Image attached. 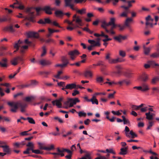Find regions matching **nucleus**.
<instances>
[{"label": "nucleus", "mask_w": 159, "mask_h": 159, "mask_svg": "<svg viewBox=\"0 0 159 159\" xmlns=\"http://www.w3.org/2000/svg\"><path fill=\"white\" fill-rule=\"evenodd\" d=\"M51 23L55 26L58 27L60 28H62V27L56 21H54L52 22H51Z\"/></svg>", "instance_id": "obj_49"}, {"label": "nucleus", "mask_w": 159, "mask_h": 159, "mask_svg": "<svg viewBox=\"0 0 159 159\" xmlns=\"http://www.w3.org/2000/svg\"><path fill=\"white\" fill-rule=\"evenodd\" d=\"M97 41L94 40H89L88 42L92 45H94L93 47L100 46L101 44L100 43V39L98 38L96 39Z\"/></svg>", "instance_id": "obj_13"}, {"label": "nucleus", "mask_w": 159, "mask_h": 159, "mask_svg": "<svg viewBox=\"0 0 159 159\" xmlns=\"http://www.w3.org/2000/svg\"><path fill=\"white\" fill-rule=\"evenodd\" d=\"M119 55L122 57H124L126 56V53L125 51L122 50H120L119 51Z\"/></svg>", "instance_id": "obj_43"}, {"label": "nucleus", "mask_w": 159, "mask_h": 159, "mask_svg": "<svg viewBox=\"0 0 159 159\" xmlns=\"http://www.w3.org/2000/svg\"><path fill=\"white\" fill-rule=\"evenodd\" d=\"M76 11L77 12L80 14H83L86 13V9L84 8H83L81 10H77Z\"/></svg>", "instance_id": "obj_45"}, {"label": "nucleus", "mask_w": 159, "mask_h": 159, "mask_svg": "<svg viewBox=\"0 0 159 159\" xmlns=\"http://www.w3.org/2000/svg\"><path fill=\"white\" fill-rule=\"evenodd\" d=\"M129 12V10L125 11L122 12L120 15V17H126L128 16V14Z\"/></svg>", "instance_id": "obj_31"}, {"label": "nucleus", "mask_w": 159, "mask_h": 159, "mask_svg": "<svg viewBox=\"0 0 159 159\" xmlns=\"http://www.w3.org/2000/svg\"><path fill=\"white\" fill-rule=\"evenodd\" d=\"M152 93L154 94L156 93H159V88L157 87H154L152 88Z\"/></svg>", "instance_id": "obj_38"}, {"label": "nucleus", "mask_w": 159, "mask_h": 159, "mask_svg": "<svg viewBox=\"0 0 159 159\" xmlns=\"http://www.w3.org/2000/svg\"><path fill=\"white\" fill-rule=\"evenodd\" d=\"M109 25H108V23H107L106 22L104 21L102 22L101 26L104 29H106Z\"/></svg>", "instance_id": "obj_54"}, {"label": "nucleus", "mask_w": 159, "mask_h": 159, "mask_svg": "<svg viewBox=\"0 0 159 159\" xmlns=\"http://www.w3.org/2000/svg\"><path fill=\"white\" fill-rule=\"evenodd\" d=\"M127 153V151L125 150L124 149L121 148L120 149V152L119 153V154L120 155H125Z\"/></svg>", "instance_id": "obj_40"}, {"label": "nucleus", "mask_w": 159, "mask_h": 159, "mask_svg": "<svg viewBox=\"0 0 159 159\" xmlns=\"http://www.w3.org/2000/svg\"><path fill=\"white\" fill-rule=\"evenodd\" d=\"M96 81L98 83L102 82L103 81V79L101 76H99L97 77Z\"/></svg>", "instance_id": "obj_55"}, {"label": "nucleus", "mask_w": 159, "mask_h": 159, "mask_svg": "<svg viewBox=\"0 0 159 159\" xmlns=\"http://www.w3.org/2000/svg\"><path fill=\"white\" fill-rule=\"evenodd\" d=\"M23 43V42L20 41L18 40V42L16 43L14 46V48L16 49V51H15L14 52H15L16 51L18 50L19 47H20V51L21 53H24L25 50L27 49L28 46L27 45L22 46V44Z\"/></svg>", "instance_id": "obj_5"}, {"label": "nucleus", "mask_w": 159, "mask_h": 159, "mask_svg": "<svg viewBox=\"0 0 159 159\" xmlns=\"http://www.w3.org/2000/svg\"><path fill=\"white\" fill-rule=\"evenodd\" d=\"M23 60L22 57H21L18 56L12 60L11 61V64L14 65H17L19 62L22 61Z\"/></svg>", "instance_id": "obj_10"}, {"label": "nucleus", "mask_w": 159, "mask_h": 159, "mask_svg": "<svg viewBox=\"0 0 159 159\" xmlns=\"http://www.w3.org/2000/svg\"><path fill=\"white\" fill-rule=\"evenodd\" d=\"M111 54L107 53L105 57L106 60L110 64H116L118 62H121L124 61V60L121 59L119 57L116 59H112L110 57Z\"/></svg>", "instance_id": "obj_4"}, {"label": "nucleus", "mask_w": 159, "mask_h": 159, "mask_svg": "<svg viewBox=\"0 0 159 159\" xmlns=\"http://www.w3.org/2000/svg\"><path fill=\"white\" fill-rule=\"evenodd\" d=\"M2 148L3 151L4 152H6L8 154H10L11 153V151L9 146L7 145H4L3 147Z\"/></svg>", "instance_id": "obj_22"}, {"label": "nucleus", "mask_w": 159, "mask_h": 159, "mask_svg": "<svg viewBox=\"0 0 159 159\" xmlns=\"http://www.w3.org/2000/svg\"><path fill=\"white\" fill-rule=\"evenodd\" d=\"M11 20V18L7 15L3 16L2 18H1V22H5L7 21H9Z\"/></svg>", "instance_id": "obj_33"}, {"label": "nucleus", "mask_w": 159, "mask_h": 159, "mask_svg": "<svg viewBox=\"0 0 159 159\" xmlns=\"http://www.w3.org/2000/svg\"><path fill=\"white\" fill-rule=\"evenodd\" d=\"M79 54V52L76 50L70 51L68 53V55L70 56V58L73 60H74Z\"/></svg>", "instance_id": "obj_11"}, {"label": "nucleus", "mask_w": 159, "mask_h": 159, "mask_svg": "<svg viewBox=\"0 0 159 159\" xmlns=\"http://www.w3.org/2000/svg\"><path fill=\"white\" fill-rule=\"evenodd\" d=\"M14 4H17L18 5V6L15 7V8H18L21 10H22L24 8V6L21 3L18 2L17 1L16 2H14Z\"/></svg>", "instance_id": "obj_26"}, {"label": "nucleus", "mask_w": 159, "mask_h": 159, "mask_svg": "<svg viewBox=\"0 0 159 159\" xmlns=\"http://www.w3.org/2000/svg\"><path fill=\"white\" fill-rule=\"evenodd\" d=\"M84 76L86 78L92 77L93 73L89 70H86L84 73Z\"/></svg>", "instance_id": "obj_19"}, {"label": "nucleus", "mask_w": 159, "mask_h": 159, "mask_svg": "<svg viewBox=\"0 0 159 159\" xmlns=\"http://www.w3.org/2000/svg\"><path fill=\"white\" fill-rule=\"evenodd\" d=\"M3 30L5 31H8L11 33H13L15 31L12 26L6 27Z\"/></svg>", "instance_id": "obj_21"}, {"label": "nucleus", "mask_w": 159, "mask_h": 159, "mask_svg": "<svg viewBox=\"0 0 159 159\" xmlns=\"http://www.w3.org/2000/svg\"><path fill=\"white\" fill-rule=\"evenodd\" d=\"M55 14L57 17H61L64 15V14L61 11L57 10L55 12Z\"/></svg>", "instance_id": "obj_28"}, {"label": "nucleus", "mask_w": 159, "mask_h": 159, "mask_svg": "<svg viewBox=\"0 0 159 159\" xmlns=\"http://www.w3.org/2000/svg\"><path fill=\"white\" fill-rule=\"evenodd\" d=\"M39 63L40 65L45 66L51 65L52 62L49 60L43 59L39 61Z\"/></svg>", "instance_id": "obj_12"}, {"label": "nucleus", "mask_w": 159, "mask_h": 159, "mask_svg": "<svg viewBox=\"0 0 159 159\" xmlns=\"http://www.w3.org/2000/svg\"><path fill=\"white\" fill-rule=\"evenodd\" d=\"M70 100V104L69 105L70 107H72L74 105H75L77 102H80V100L77 98H69Z\"/></svg>", "instance_id": "obj_14"}, {"label": "nucleus", "mask_w": 159, "mask_h": 159, "mask_svg": "<svg viewBox=\"0 0 159 159\" xmlns=\"http://www.w3.org/2000/svg\"><path fill=\"white\" fill-rule=\"evenodd\" d=\"M7 104L9 106L12 107L10 109V111L13 112H16L19 107L20 108L21 112H25V109L28 105L27 103L21 101L16 102H8Z\"/></svg>", "instance_id": "obj_2"}, {"label": "nucleus", "mask_w": 159, "mask_h": 159, "mask_svg": "<svg viewBox=\"0 0 159 159\" xmlns=\"http://www.w3.org/2000/svg\"><path fill=\"white\" fill-rule=\"evenodd\" d=\"M62 61L64 62L63 63L61 64H57L54 66L55 67H59L61 68H63L66 67L67 65L69 63L68 60L65 57H63L62 58Z\"/></svg>", "instance_id": "obj_8"}, {"label": "nucleus", "mask_w": 159, "mask_h": 159, "mask_svg": "<svg viewBox=\"0 0 159 159\" xmlns=\"http://www.w3.org/2000/svg\"><path fill=\"white\" fill-rule=\"evenodd\" d=\"M131 108L132 110H138L139 109V106L135 105H132L131 106Z\"/></svg>", "instance_id": "obj_60"}, {"label": "nucleus", "mask_w": 159, "mask_h": 159, "mask_svg": "<svg viewBox=\"0 0 159 159\" xmlns=\"http://www.w3.org/2000/svg\"><path fill=\"white\" fill-rule=\"evenodd\" d=\"M57 151L58 152H49V153L54 155V158L55 159L57 158L58 157V156L59 155L61 157H63L64 156L63 152H66L67 153L70 154H72V152L68 149L62 148L60 149L59 148H57Z\"/></svg>", "instance_id": "obj_3"}, {"label": "nucleus", "mask_w": 159, "mask_h": 159, "mask_svg": "<svg viewBox=\"0 0 159 159\" xmlns=\"http://www.w3.org/2000/svg\"><path fill=\"white\" fill-rule=\"evenodd\" d=\"M115 19L114 18H111L110 19V21L108 23V25H112L115 24Z\"/></svg>", "instance_id": "obj_48"}, {"label": "nucleus", "mask_w": 159, "mask_h": 159, "mask_svg": "<svg viewBox=\"0 0 159 159\" xmlns=\"http://www.w3.org/2000/svg\"><path fill=\"white\" fill-rule=\"evenodd\" d=\"M7 60L6 58H4L2 60V61L3 62H0V66L2 67H7Z\"/></svg>", "instance_id": "obj_32"}, {"label": "nucleus", "mask_w": 159, "mask_h": 159, "mask_svg": "<svg viewBox=\"0 0 159 159\" xmlns=\"http://www.w3.org/2000/svg\"><path fill=\"white\" fill-rule=\"evenodd\" d=\"M52 102L53 105H55V104L58 108H61L62 107L61 102H58V100H55L53 101Z\"/></svg>", "instance_id": "obj_27"}, {"label": "nucleus", "mask_w": 159, "mask_h": 159, "mask_svg": "<svg viewBox=\"0 0 159 159\" xmlns=\"http://www.w3.org/2000/svg\"><path fill=\"white\" fill-rule=\"evenodd\" d=\"M149 125H148L147 129H151V127L153 125V122L152 121H149L148 122Z\"/></svg>", "instance_id": "obj_58"}, {"label": "nucleus", "mask_w": 159, "mask_h": 159, "mask_svg": "<svg viewBox=\"0 0 159 159\" xmlns=\"http://www.w3.org/2000/svg\"><path fill=\"white\" fill-rule=\"evenodd\" d=\"M154 65L155 66H158L157 68L159 69V65L156 64L154 61H150L148 62V63L144 65V67L145 69H148L150 68L151 65Z\"/></svg>", "instance_id": "obj_17"}, {"label": "nucleus", "mask_w": 159, "mask_h": 159, "mask_svg": "<svg viewBox=\"0 0 159 159\" xmlns=\"http://www.w3.org/2000/svg\"><path fill=\"white\" fill-rule=\"evenodd\" d=\"M146 25H150L151 27L153 26V25L152 23L153 19L151 18L150 15L148 16L146 18Z\"/></svg>", "instance_id": "obj_15"}, {"label": "nucleus", "mask_w": 159, "mask_h": 159, "mask_svg": "<svg viewBox=\"0 0 159 159\" xmlns=\"http://www.w3.org/2000/svg\"><path fill=\"white\" fill-rule=\"evenodd\" d=\"M54 148V146L53 145H51L50 146L48 147H45V148H44L45 150H51Z\"/></svg>", "instance_id": "obj_53"}, {"label": "nucleus", "mask_w": 159, "mask_h": 159, "mask_svg": "<svg viewBox=\"0 0 159 159\" xmlns=\"http://www.w3.org/2000/svg\"><path fill=\"white\" fill-rule=\"evenodd\" d=\"M49 71L46 70H41L39 72V74L43 76L46 77L50 74Z\"/></svg>", "instance_id": "obj_20"}, {"label": "nucleus", "mask_w": 159, "mask_h": 159, "mask_svg": "<svg viewBox=\"0 0 159 159\" xmlns=\"http://www.w3.org/2000/svg\"><path fill=\"white\" fill-rule=\"evenodd\" d=\"M27 120H28V122L31 124H35V122L34 120L31 117H28L27 118Z\"/></svg>", "instance_id": "obj_46"}, {"label": "nucleus", "mask_w": 159, "mask_h": 159, "mask_svg": "<svg viewBox=\"0 0 159 159\" xmlns=\"http://www.w3.org/2000/svg\"><path fill=\"white\" fill-rule=\"evenodd\" d=\"M133 88L137 89L138 90H140L142 92H146L149 90L150 89L148 85L145 83H142L141 86H135Z\"/></svg>", "instance_id": "obj_6"}, {"label": "nucleus", "mask_w": 159, "mask_h": 159, "mask_svg": "<svg viewBox=\"0 0 159 159\" xmlns=\"http://www.w3.org/2000/svg\"><path fill=\"white\" fill-rule=\"evenodd\" d=\"M106 152L108 153L113 154H116L115 152L114 151L112 148H110L109 149H107L106 150Z\"/></svg>", "instance_id": "obj_50"}, {"label": "nucleus", "mask_w": 159, "mask_h": 159, "mask_svg": "<svg viewBox=\"0 0 159 159\" xmlns=\"http://www.w3.org/2000/svg\"><path fill=\"white\" fill-rule=\"evenodd\" d=\"M124 131L126 136L129 138H130V135H129V132H130L129 129V128L127 126H126L125 127Z\"/></svg>", "instance_id": "obj_36"}, {"label": "nucleus", "mask_w": 159, "mask_h": 159, "mask_svg": "<svg viewBox=\"0 0 159 159\" xmlns=\"http://www.w3.org/2000/svg\"><path fill=\"white\" fill-rule=\"evenodd\" d=\"M62 71L61 70L58 72L57 74L54 76V77L57 79H60V76L61 74L62 73Z\"/></svg>", "instance_id": "obj_63"}, {"label": "nucleus", "mask_w": 159, "mask_h": 159, "mask_svg": "<svg viewBox=\"0 0 159 159\" xmlns=\"http://www.w3.org/2000/svg\"><path fill=\"white\" fill-rule=\"evenodd\" d=\"M133 21V19L131 18H128L125 20V25L127 27H129V23Z\"/></svg>", "instance_id": "obj_37"}, {"label": "nucleus", "mask_w": 159, "mask_h": 159, "mask_svg": "<svg viewBox=\"0 0 159 159\" xmlns=\"http://www.w3.org/2000/svg\"><path fill=\"white\" fill-rule=\"evenodd\" d=\"M64 1L66 7L70 6L74 3L73 2L74 0H64Z\"/></svg>", "instance_id": "obj_34"}, {"label": "nucleus", "mask_w": 159, "mask_h": 159, "mask_svg": "<svg viewBox=\"0 0 159 159\" xmlns=\"http://www.w3.org/2000/svg\"><path fill=\"white\" fill-rule=\"evenodd\" d=\"M38 84V82L36 80H32L30 81V84H29L30 85V86H35L37 85Z\"/></svg>", "instance_id": "obj_41"}, {"label": "nucleus", "mask_w": 159, "mask_h": 159, "mask_svg": "<svg viewBox=\"0 0 159 159\" xmlns=\"http://www.w3.org/2000/svg\"><path fill=\"white\" fill-rule=\"evenodd\" d=\"M28 36L31 37H34L35 38H38L39 37V34L38 32H30L27 33Z\"/></svg>", "instance_id": "obj_16"}, {"label": "nucleus", "mask_w": 159, "mask_h": 159, "mask_svg": "<svg viewBox=\"0 0 159 159\" xmlns=\"http://www.w3.org/2000/svg\"><path fill=\"white\" fill-rule=\"evenodd\" d=\"M73 27L68 26L66 28L67 30L71 31L77 28H79V26L77 25H72Z\"/></svg>", "instance_id": "obj_39"}, {"label": "nucleus", "mask_w": 159, "mask_h": 159, "mask_svg": "<svg viewBox=\"0 0 159 159\" xmlns=\"http://www.w3.org/2000/svg\"><path fill=\"white\" fill-rule=\"evenodd\" d=\"M159 82V77L156 76L153 78L151 81V83L152 84H155Z\"/></svg>", "instance_id": "obj_29"}, {"label": "nucleus", "mask_w": 159, "mask_h": 159, "mask_svg": "<svg viewBox=\"0 0 159 159\" xmlns=\"http://www.w3.org/2000/svg\"><path fill=\"white\" fill-rule=\"evenodd\" d=\"M129 135H131L130 138H134L135 137H137V135L135 134L132 130H131L130 131L129 133Z\"/></svg>", "instance_id": "obj_44"}, {"label": "nucleus", "mask_w": 159, "mask_h": 159, "mask_svg": "<svg viewBox=\"0 0 159 159\" xmlns=\"http://www.w3.org/2000/svg\"><path fill=\"white\" fill-rule=\"evenodd\" d=\"M33 97H27L25 98L24 100L27 102H30L31 101L33 98Z\"/></svg>", "instance_id": "obj_59"}, {"label": "nucleus", "mask_w": 159, "mask_h": 159, "mask_svg": "<svg viewBox=\"0 0 159 159\" xmlns=\"http://www.w3.org/2000/svg\"><path fill=\"white\" fill-rule=\"evenodd\" d=\"M141 78L143 81L146 82L148 79V75L144 73L141 75Z\"/></svg>", "instance_id": "obj_30"}, {"label": "nucleus", "mask_w": 159, "mask_h": 159, "mask_svg": "<svg viewBox=\"0 0 159 159\" xmlns=\"http://www.w3.org/2000/svg\"><path fill=\"white\" fill-rule=\"evenodd\" d=\"M35 10L36 11L37 15H39L42 11H44L47 14H52V11L53 9L49 6H46L43 7H38L34 8L32 7L27 8L26 10V12L28 13V15L25 17V19L34 22V13Z\"/></svg>", "instance_id": "obj_1"}, {"label": "nucleus", "mask_w": 159, "mask_h": 159, "mask_svg": "<svg viewBox=\"0 0 159 159\" xmlns=\"http://www.w3.org/2000/svg\"><path fill=\"white\" fill-rule=\"evenodd\" d=\"M76 87V84L75 83L67 84L65 86V88L70 90L75 89Z\"/></svg>", "instance_id": "obj_18"}, {"label": "nucleus", "mask_w": 159, "mask_h": 159, "mask_svg": "<svg viewBox=\"0 0 159 159\" xmlns=\"http://www.w3.org/2000/svg\"><path fill=\"white\" fill-rule=\"evenodd\" d=\"M48 30L49 33L50 34H52L55 32H59V30H54L50 28H48Z\"/></svg>", "instance_id": "obj_62"}, {"label": "nucleus", "mask_w": 159, "mask_h": 159, "mask_svg": "<svg viewBox=\"0 0 159 159\" xmlns=\"http://www.w3.org/2000/svg\"><path fill=\"white\" fill-rule=\"evenodd\" d=\"M65 83L64 82H60L57 83V85L59 87H64L65 86Z\"/></svg>", "instance_id": "obj_64"}, {"label": "nucleus", "mask_w": 159, "mask_h": 159, "mask_svg": "<svg viewBox=\"0 0 159 159\" xmlns=\"http://www.w3.org/2000/svg\"><path fill=\"white\" fill-rule=\"evenodd\" d=\"M123 72L122 70H113L110 72V75L116 77H120L123 75Z\"/></svg>", "instance_id": "obj_9"}, {"label": "nucleus", "mask_w": 159, "mask_h": 159, "mask_svg": "<svg viewBox=\"0 0 159 159\" xmlns=\"http://www.w3.org/2000/svg\"><path fill=\"white\" fill-rule=\"evenodd\" d=\"M123 75H124L127 77H130L131 76L132 73L129 70H125L123 71Z\"/></svg>", "instance_id": "obj_24"}, {"label": "nucleus", "mask_w": 159, "mask_h": 159, "mask_svg": "<svg viewBox=\"0 0 159 159\" xmlns=\"http://www.w3.org/2000/svg\"><path fill=\"white\" fill-rule=\"evenodd\" d=\"M43 52L41 55V57H43L44 56L46 53V49L45 46H43L42 47Z\"/></svg>", "instance_id": "obj_52"}, {"label": "nucleus", "mask_w": 159, "mask_h": 159, "mask_svg": "<svg viewBox=\"0 0 159 159\" xmlns=\"http://www.w3.org/2000/svg\"><path fill=\"white\" fill-rule=\"evenodd\" d=\"M146 116V118L149 120H152L153 119L152 115L151 114V112H148L145 113Z\"/></svg>", "instance_id": "obj_35"}, {"label": "nucleus", "mask_w": 159, "mask_h": 159, "mask_svg": "<svg viewBox=\"0 0 159 159\" xmlns=\"http://www.w3.org/2000/svg\"><path fill=\"white\" fill-rule=\"evenodd\" d=\"M88 102H91L93 104H95L98 105V102L97 99L95 98V97L93 96L90 99H88Z\"/></svg>", "instance_id": "obj_23"}, {"label": "nucleus", "mask_w": 159, "mask_h": 159, "mask_svg": "<svg viewBox=\"0 0 159 159\" xmlns=\"http://www.w3.org/2000/svg\"><path fill=\"white\" fill-rule=\"evenodd\" d=\"M74 22L75 23V25H77L79 26L83 25L81 19L79 16H77L76 14L74 15L73 16L72 22L73 23Z\"/></svg>", "instance_id": "obj_7"}, {"label": "nucleus", "mask_w": 159, "mask_h": 159, "mask_svg": "<svg viewBox=\"0 0 159 159\" xmlns=\"http://www.w3.org/2000/svg\"><path fill=\"white\" fill-rule=\"evenodd\" d=\"M78 116L79 117H85L86 116V113L85 112H83L82 111H80L79 112Z\"/></svg>", "instance_id": "obj_56"}, {"label": "nucleus", "mask_w": 159, "mask_h": 159, "mask_svg": "<svg viewBox=\"0 0 159 159\" xmlns=\"http://www.w3.org/2000/svg\"><path fill=\"white\" fill-rule=\"evenodd\" d=\"M26 146L29 147V148L32 149V150L34 148V145L33 143L31 142H29L27 145Z\"/></svg>", "instance_id": "obj_51"}, {"label": "nucleus", "mask_w": 159, "mask_h": 159, "mask_svg": "<svg viewBox=\"0 0 159 159\" xmlns=\"http://www.w3.org/2000/svg\"><path fill=\"white\" fill-rule=\"evenodd\" d=\"M19 72V70H18L17 71L14 72L13 74H11L9 76V78L10 79H11V78H13Z\"/></svg>", "instance_id": "obj_57"}, {"label": "nucleus", "mask_w": 159, "mask_h": 159, "mask_svg": "<svg viewBox=\"0 0 159 159\" xmlns=\"http://www.w3.org/2000/svg\"><path fill=\"white\" fill-rule=\"evenodd\" d=\"M114 39L118 41L119 42H121V35H119L117 36H115L114 37Z\"/></svg>", "instance_id": "obj_42"}, {"label": "nucleus", "mask_w": 159, "mask_h": 159, "mask_svg": "<svg viewBox=\"0 0 159 159\" xmlns=\"http://www.w3.org/2000/svg\"><path fill=\"white\" fill-rule=\"evenodd\" d=\"M143 47L144 49V53L146 55H148L150 51L151 48L150 47H146L145 45H143Z\"/></svg>", "instance_id": "obj_25"}, {"label": "nucleus", "mask_w": 159, "mask_h": 159, "mask_svg": "<svg viewBox=\"0 0 159 159\" xmlns=\"http://www.w3.org/2000/svg\"><path fill=\"white\" fill-rule=\"evenodd\" d=\"M152 107L150 105H148L147 106L144 107H143L140 109V111L141 112H145L147 111L148 107Z\"/></svg>", "instance_id": "obj_47"}, {"label": "nucleus", "mask_w": 159, "mask_h": 159, "mask_svg": "<svg viewBox=\"0 0 159 159\" xmlns=\"http://www.w3.org/2000/svg\"><path fill=\"white\" fill-rule=\"evenodd\" d=\"M111 113L114 115H116L117 116H120L121 114V113L119 111H111Z\"/></svg>", "instance_id": "obj_61"}]
</instances>
